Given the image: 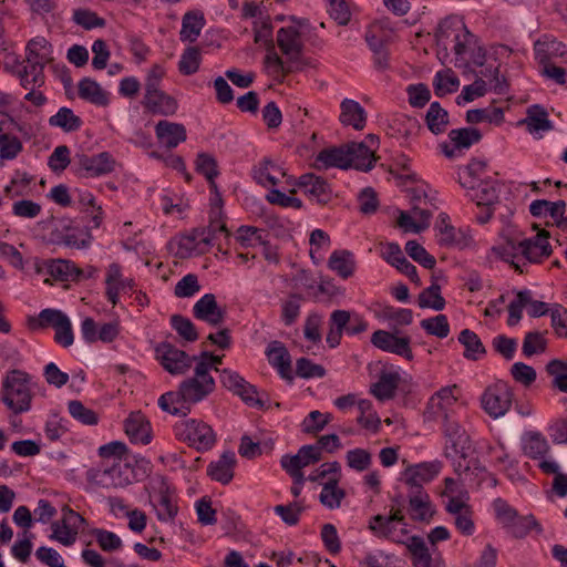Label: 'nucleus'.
Listing matches in <instances>:
<instances>
[{
  "label": "nucleus",
  "instance_id": "nucleus-1",
  "mask_svg": "<svg viewBox=\"0 0 567 567\" xmlns=\"http://www.w3.org/2000/svg\"><path fill=\"white\" fill-rule=\"evenodd\" d=\"M216 389L215 379L207 373L203 363L194 368V374L184 379L175 391L158 398V406L172 415L186 416L192 406L204 401Z\"/></svg>",
  "mask_w": 567,
  "mask_h": 567
},
{
  "label": "nucleus",
  "instance_id": "nucleus-2",
  "mask_svg": "<svg viewBox=\"0 0 567 567\" xmlns=\"http://www.w3.org/2000/svg\"><path fill=\"white\" fill-rule=\"evenodd\" d=\"M549 237L550 234L542 229L534 238H527L518 243L509 240L506 246L494 248V250L504 261L511 262L515 270L523 274L527 262L538 264L551 255Z\"/></svg>",
  "mask_w": 567,
  "mask_h": 567
},
{
  "label": "nucleus",
  "instance_id": "nucleus-3",
  "mask_svg": "<svg viewBox=\"0 0 567 567\" xmlns=\"http://www.w3.org/2000/svg\"><path fill=\"white\" fill-rule=\"evenodd\" d=\"M31 377L21 370H11L2 380L1 400L13 414H22L31 409L33 394Z\"/></svg>",
  "mask_w": 567,
  "mask_h": 567
},
{
  "label": "nucleus",
  "instance_id": "nucleus-4",
  "mask_svg": "<svg viewBox=\"0 0 567 567\" xmlns=\"http://www.w3.org/2000/svg\"><path fill=\"white\" fill-rule=\"evenodd\" d=\"M174 432L179 441L186 442L198 452L209 451L216 443L214 430L200 420H183L175 424Z\"/></svg>",
  "mask_w": 567,
  "mask_h": 567
},
{
  "label": "nucleus",
  "instance_id": "nucleus-5",
  "mask_svg": "<svg viewBox=\"0 0 567 567\" xmlns=\"http://www.w3.org/2000/svg\"><path fill=\"white\" fill-rule=\"evenodd\" d=\"M131 467L122 462H101L96 467L86 472V478L90 483L104 488L125 487L132 483L128 473Z\"/></svg>",
  "mask_w": 567,
  "mask_h": 567
},
{
  "label": "nucleus",
  "instance_id": "nucleus-6",
  "mask_svg": "<svg viewBox=\"0 0 567 567\" xmlns=\"http://www.w3.org/2000/svg\"><path fill=\"white\" fill-rule=\"evenodd\" d=\"M277 44L289 60L288 72H299L309 65V62L302 58L303 42L297 28H280L277 31Z\"/></svg>",
  "mask_w": 567,
  "mask_h": 567
},
{
  "label": "nucleus",
  "instance_id": "nucleus-7",
  "mask_svg": "<svg viewBox=\"0 0 567 567\" xmlns=\"http://www.w3.org/2000/svg\"><path fill=\"white\" fill-rule=\"evenodd\" d=\"M116 161L109 152H102L89 156L84 152H78L73 156V168L81 177H99L107 175L115 169Z\"/></svg>",
  "mask_w": 567,
  "mask_h": 567
},
{
  "label": "nucleus",
  "instance_id": "nucleus-8",
  "mask_svg": "<svg viewBox=\"0 0 567 567\" xmlns=\"http://www.w3.org/2000/svg\"><path fill=\"white\" fill-rule=\"evenodd\" d=\"M512 401L513 390L504 381L487 386L481 398L483 410L494 419L505 415L512 406Z\"/></svg>",
  "mask_w": 567,
  "mask_h": 567
},
{
  "label": "nucleus",
  "instance_id": "nucleus-9",
  "mask_svg": "<svg viewBox=\"0 0 567 567\" xmlns=\"http://www.w3.org/2000/svg\"><path fill=\"white\" fill-rule=\"evenodd\" d=\"M154 351L156 360L173 375L185 374L194 364V358L169 342H159Z\"/></svg>",
  "mask_w": 567,
  "mask_h": 567
},
{
  "label": "nucleus",
  "instance_id": "nucleus-10",
  "mask_svg": "<svg viewBox=\"0 0 567 567\" xmlns=\"http://www.w3.org/2000/svg\"><path fill=\"white\" fill-rule=\"evenodd\" d=\"M442 463L440 461L422 462L409 465L402 472V481L409 486L410 491L423 489V485L432 482L441 472Z\"/></svg>",
  "mask_w": 567,
  "mask_h": 567
},
{
  "label": "nucleus",
  "instance_id": "nucleus-11",
  "mask_svg": "<svg viewBox=\"0 0 567 567\" xmlns=\"http://www.w3.org/2000/svg\"><path fill=\"white\" fill-rule=\"evenodd\" d=\"M410 342L411 340L409 337L400 338L385 330H377L371 337V343L375 348L401 355L409 361L413 360Z\"/></svg>",
  "mask_w": 567,
  "mask_h": 567
},
{
  "label": "nucleus",
  "instance_id": "nucleus-12",
  "mask_svg": "<svg viewBox=\"0 0 567 567\" xmlns=\"http://www.w3.org/2000/svg\"><path fill=\"white\" fill-rule=\"evenodd\" d=\"M296 185L302 188L305 194L319 205H327L332 199L333 193L330 184L323 177L313 173L301 175Z\"/></svg>",
  "mask_w": 567,
  "mask_h": 567
},
{
  "label": "nucleus",
  "instance_id": "nucleus-13",
  "mask_svg": "<svg viewBox=\"0 0 567 567\" xmlns=\"http://www.w3.org/2000/svg\"><path fill=\"white\" fill-rule=\"evenodd\" d=\"M449 138L453 147L446 143H442L440 146L447 158H453L456 151L467 150L478 143L482 140V133L475 127L454 128L449 132Z\"/></svg>",
  "mask_w": 567,
  "mask_h": 567
},
{
  "label": "nucleus",
  "instance_id": "nucleus-14",
  "mask_svg": "<svg viewBox=\"0 0 567 567\" xmlns=\"http://www.w3.org/2000/svg\"><path fill=\"white\" fill-rule=\"evenodd\" d=\"M394 523L406 526L402 508L392 509L389 516L381 514L372 516L369 522V529L378 537L401 542V539L395 537Z\"/></svg>",
  "mask_w": 567,
  "mask_h": 567
},
{
  "label": "nucleus",
  "instance_id": "nucleus-15",
  "mask_svg": "<svg viewBox=\"0 0 567 567\" xmlns=\"http://www.w3.org/2000/svg\"><path fill=\"white\" fill-rule=\"evenodd\" d=\"M535 59L539 64L560 62L567 64V47L555 39H539L534 44Z\"/></svg>",
  "mask_w": 567,
  "mask_h": 567
},
{
  "label": "nucleus",
  "instance_id": "nucleus-16",
  "mask_svg": "<svg viewBox=\"0 0 567 567\" xmlns=\"http://www.w3.org/2000/svg\"><path fill=\"white\" fill-rule=\"evenodd\" d=\"M265 354L269 364L277 370L280 378L291 383L293 381L291 357L286 346L277 340L271 341Z\"/></svg>",
  "mask_w": 567,
  "mask_h": 567
},
{
  "label": "nucleus",
  "instance_id": "nucleus-17",
  "mask_svg": "<svg viewBox=\"0 0 567 567\" xmlns=\"http://www.w3.org/2000/svg\"><path fill=\"white\" fill-rule=\"evenodd\" d=\"M456 388L455 384L444 386L430 398L425 410V417L427 420H437L440 417L447 420V408L452 406L457 400L453 393Z\"/></svg>",
  "mask_w": 567,
  "mask_h": 567
},
{
  "label": "nucleus",
  "instance_id": "nucleus-18",
  "mask_svg": "<svg viewBox=\"0 0 567 567\" xmlns=\"http://www.w3.org/2000/svg\"><path fill=\"white\" fill-rule=\"evenodd\" d=\"M155 499L157 518L162 522L173 520L178 513V507L174 491L164 477L159 480Z\"/></svg>",
  "mask_w": 567,
  "mask_h": 567
},
{
  "label": "nucleus",
  "instance_id": "nucleus-19",
  "mask_svg": "<svg viewBox=\"0 0 567 567\" xmlns=\"http://www.w3.org/2000/svg\"><path fill=\"white\" fill-rule=\"evenodd\" d=\"M196 319L206 321L210 326H218L225 320L226 312L218 307L214 293H205L193 307Z\"/></svg>",
  "mask_w": 567,
  "mask_h": 567
},
{
  "label": "nucleus",
  "instance_id": "nucleus-20",
  "mask_svg": "<svg viewBox=\"0 0 567 567\" xmlns=\"http://www.w3.org/2000/svg\"><path fill=\"white\" fill-rule=\"evenodd\" d=\"M382 258L404 274L412 282L421 286L422 282L417 275L416 267L406 259L399 244L389 243L385 247V251L382 252Z\"/></svg>",
  "mask_w": 567,
  "mask_h": 567
},
{
  "label": "nucleus",
  "instance_id": "nucleus-21",
  "mask_svg": "<svg viewBox=\"0 0 567 567\" xmlns=\"http://www.w3.org/2000/svg\"><path fill=\"white\" fill-rule=\"evenodd\" d=\"M125 433L132 443L148 444L152 440V426L146 416L137 411L132 412L124 421Z\"/></svg>",
  "mask_w": 567,
  "mask_h": 567
},
{
  "label": "nucleus",
  "instance_id": "nucleus-22",
  "mask_svg": "<svg viewBox=\"0 0 567 567\" xmlns=\"http://www.w3.org/2000/svg\"><path fill=\"white\" fill-rule=\"evenodd\" d=\"M315 167L317 169H328L330 167L340 169L351 168V159L349 158L347 144L340 147H330L320 151L316 156Z\"/></svg>",
  "mask_w": 567,
  "mask_h": 567
},
{
  "label": "nucleus",
  "instance_id": "nucleus-23",
  "mask_svg": "<svg viewBox=\"0 0 567 567\" xmlns=\"http://www.w3.org/2000/svg\"><path fill=\"white\" fill-rule=\"evenodd\" d=\"M237 460L233 451L224 452L217 461L207 466V475L223 485H227L234 478V468Z\"/></svg>",
  "mask_w": 567,
  "mask_h": 567
},
{
  "label": "nucleus",
  "instance_id": "nucleus-24",
  "mask_svg": "<svg viewBox=\"0 0 567 567\" xmlns=\"http://www.w3.org/2000/svg\"><path fill=\"white\" fill-rule=\"evenodd\" d=\"M468 196L477 206H494L498 203L501 185L493 178L475 183V188L467 189Z\"/></svg>",
  "mask_w": 567,
  "mask_h": 567
},
{
  "label": "nucleus",
  "instance_id": "nucleus-25",
  "mask_svg": "<svg viewBox=\"0 0 567 567\" xmlns=\"http://www.w3.org/2000/svg\"><path fill=\"white\" fill-rule=\"evenodd\" d=\"M206 230L202 227L193 228L189 233L184 234L178 243L177 256L179 258H188L193 254H203L204 250L199 249V245H212V235L205 236Z\"/></svg>",
  "mask_w": 567,
  "mask_h": 567
},
{
  "label": "nucleus",
  "instance_id": "nucleus-26",
  "mask_svg": "<svg viewBox=\"0 0 567 567\" xmlns=\"http://www.w3.org/2000/svg\"><path fill=\"white\" fill-rule=\"evenodd\" d=\"M409 511L411 518L429 522L434 514L430 495L424 489L409 491Z\"/></svg>",
  "mask_w": 567,
  "mask_h": 567
},
{
  "label": "nucleus",
  "instance_id": "nucleus-27",
  "mask_svg": "<svg viewBox=\"0 0 567 567\" xmlns=\"http://www.w3.org/2000/svg\"><path fill=\"white\" fill-rule=\"evenodd\" d=\"M156 137L161 144L167 148H174L179 143L186 141V128L181 123H173L168 121H159L155 126Z\"/></svg>",
  "mask_w": 567,
  "mask_h": 567
},
{
  "label": "nucleus",
  "instance_id": "nucleus-28",
  "mask_svg": "<svg viewBox=\"0 0 567 567\" xmlns=\"http://www.w3.org/2000/svg\"><path fill=\"white\" fill-rule=\"evenodd\" d=\"M340 122L343 125L352 126L357 131L364 128L367 123V112L354 100L344 99L340 104Z\"/></svg>",
  "mask_w": 567,
  "mask_h": 567
},
{
  "label": "nucleus",
  "instance_id": "nucleus-29",
  "mask_svg": "<svg viewBox=\"0 0 567 567\" xmlns=\"http://www.w3.org/2000/svg\"><path fill=\"white\" fill-rule=\"evenodd\" d=\"M351 168L362 172H369L373 168L375 162L374 152L365 143L351 142L347 144Z\"/></svg>",
  "mask_w": 567,
  "mask_h": 567
},
{
  "label": "nucleus",
  "instance_id": "nucleus-30",
  "mask_svg": "<svg viewBox=\"0 0 567 567\" xmlns=\"http://www.w3.org/2000/svg\"><path fill=\"white\" fill-rule=\"evenodd\" d=\"M142 104L152 114L163 116L174 115L178 107L177 101L164 91L151 96H144Z\"/></svg>",
  "mask_w": 567,
  "mask_h": 567
},
{
  "label": "nucleus",
  "instance_id": "nucleus-31",
  "mask_svg": "<svg viewBox=\"0 0 567 567\" xmlns=\"http://www.w3.org/2000/svg\"><path fill=\"white\" fill-rule=\"evenodd\" d=\"M462 30H465V23L457 16L444 18L439 23L434 34L437 47L443 48L447 54L449 40L454 41L457 33L462 32Z\"/></svg>",
  "mask_w": 567,
  "mask_h": 567
},
{
  "label": "nucleus",
  "instance_id": "nucleus-32",
  "mask_svg": "<svg viewBox=\"0 0 567 567\" xmlns=\"http://www.w3.org/2000/svg\"><path fill=\"white\" fill-rule=\"evenodd\" d=\"M79 96L97 106H107L110 103L109 93L91 78H83L78 84Z\"/></svg>",
  "mask_w": 567,
  "mask_h": 567
},
{
  "label": "nucleus",
  "instance_id": "nucleus-33",
  "mask_svg": "<svg viewBox=\"0 0 567 567\" xmlns=\"http://www.w3.org/2000/svg\"><path fill=\"white\" fill-rule=\"evenodd\" d=\"M355 265L353 252L347 249L334 250L328 260V267L343 279L354 274Z\"/></svg>",
  "mask_w": 567,
  "mask_h": 567
},
{
  "label": "nucleus",
  "instance_id": "nucleus-34",
  "mask_svg": "<svg viewBox=\"0 0 567 567\" xmlns=\"http://www.w3.org/2000/svg\"><path fill=\"white\" fill-rule=\"evenodd\" d=\"M49 274L60 281H80L84 274V269L79 268L70 260H51L48 265Z\"/></svg>",
  "mask_w": 567,
  "mask_h": 567
},
{
  "label": "nucleus",
  "instance_id": "nucleus-35",
  "mask_svg": "<svg viewBox=\"0 0 567 567\" xmlns=\"http://www.w3.org/2000/svg\"><path fill=\"white\" fill-rule=\"evenodd\" d=\"M205 25L204 14L199 11H188L182 20L179 38L183 42H195Z\"/></svg>",
  "mask_w": 567,
  "mask_h": 567
},
{
  "label": "nucleus",
  "instance_id": "nucleus-36",
  "mask_svg": "<svg viewBox=\"0 0 567 567\" xmlns=\"http://www.w3.org/2000/svg\"><path fill=\"white\" fill-rule=\"evenodd\" d=\"M425 124L434 135L444 133L450 124L449 112L439 102H432L425 114Z\"/></svg>",
  "mask_w": 567,
  "mask_h": 567
},
{
  "label": "nucleus",
  "instance_id": "nucleus-37",
  "mask_svg": "<svg viewBox=\"0 0 567 567\" xmlns=\"http://www.w3.org/2000/svg\"><path fill=\"white\" fill-rule=\"evenodd\" d=\"M400 382V375L396 372H382L378 382L372 384L371 393L380 401L390 400L395 395Z\"/></svg>",
  "mask_w": 567,
  "mask_h": 567
},
{
  "label": "nucleus",
  "instance_id": "nucleus-38",
  "mask_svg": "<svg viewBox=\"0 0 567 567\" xmlns=\"http://www.w3.org/2000/svg\"><path fill=\"white\" fill-rule=\"evenodd\" d=\"M457 340L465 348L463 353L465 359L477 361L481 357L486 354V348L474 331L470 329L462 330Z\"/></svg>",
  "mask_w": 567,
  "mask_h": 567
},
{
  "label": "nucleus",
  "instance_id": "nucleus-39",
  "mask_svg": "<svg viewBox=\"0 0 567 567\" xmlns=\"http://www.w3.org/2000/svg\"><path fill=\"white\" fill-rule=\"evenodd\" d=\"M339 481L338 476H329L328 481L322 485L319 501L329 509L340 507L341 501L346 497L344 489L338 487Z\"/></svg>",
  "mask_w": 567,
  "mask_h": 567
},
{
  "label": "nucleus",
  "instance_id": "nucleus-40",
  "mask_svg": "<svg viewBox=\"0 0 567 567\" xmlns=\"http://www.w3.org/2000/svg\"><path fill=\"white\" fill-rule=\"evenodd\" d=\"M49 125L59 127L65 133H72L82 127L83 121L71 109L63 106L49 118Z\"/></svg>",
  "mask_w": 567,
  "mask_h": 567
},
{
  "label": "nucleus",
  "instance_id": "nucleus-41",
  "mask_svg": "<svg viewBox=\"0 0 567 567\" xmlns=\"http://www.w3.org/2000/svg\"><path fill=\"white\" fill-rule=\"evenodd\" d=\"M365 41L373 53L374 68L379 71L386 70L390 66L386 41L372 32L365 33Z\"/></svg>",
  "mask_w": 567,
  "mask_h": 567
},
{
  "label": "nucleus",
  "instance_id": "nucleus-42",
  "mask_svg": "<svg viewBox=\"0 0 567 567\" xmlns=\"http://www.w3.org/2000/svg\"><path fill=\"white\" fill-rule=\"evenodd\" d=\"M275 174L286 175L284 169L269 158H264L252 171L254 179L261 186L277 185L279 181Z\"/></svg>",
  "mask_w": 567,
  "mask_h": 567
},
{
  "label": "nucleus",
  "instance_id": "nucleus-43",
  "mask_svg": "<svg viewBox=\"0 0 567 567\" xmlns=\"http://www.w3.org/2000/svg\"><path fill=\"white\" fill-rule=\"evenodd\" d=\"M565 200L549 202L546 199H536L529 205V213L534 217L539 218L549 215L555 221L558 217H561V214H565Z\"/></svg>",
  "mask_w": 567,
  "mask_h": 567
},
{
  "label": "nucleus",
  "instance_id": "nucleus-44",
  "mask_svg": "<svg viewBox=\"0 0 567 567\" xmlns=\"http://www.w3.org/2000/svg\"><path fill=\"white\" fill-rule=\"evenodd\" d=\"M486 162L473 158L458 174V183L465 189L475 188V183L483 181L481 176L485 173Z\"/></svg>",
  "mask_w": 567,
  "mask_h": 567
},
{
  "label": "nucleus",
  "instance_id": "nucleus-45",
  "mask_svg": "<svg viewBox=\"0 0 567 567\" xmlns=\"http://www.w3.org/2000/svg\"><path fill=\"white\" fill-rule=\"evenodd\" d=\"M417 305L420 308H431L440 311L445 307V299L441 295V286L433 281L430 287L424 289L417 297Z\"/></svg>",
  "mask_w": 567,
  "mask_h": 567
},
{
  "label": "nucleus",
  "instance_id": "nucleus-46",
  "mask_svg": "<svg viewBox=\"0 0 567 567\" xmlns=\"http://www.w3.org/2000/svg\"><path fill=\"white\" fill-rule=\"evenodd\" d=\"M523 450L528 457L539 460L549 452V444L540 433L533 432L526 436Z\"/></svg>",
  "mask_w": 567,
  "mask_h": 567
},
{
  "label": "nucleus",
  "instance_id": "nucleus-47",
  "mask_svg": "<svg viewBox=\"0 0 567 567\" xmlns=\"http://www.w3.org/2000/svg\"><path fill=\"white\" fill-rule=\"evenodd\" d=\"M50 44L43 37H37L29 41L27 45V62H34L35 64H45L49 60Z\"/></svg>",
  "mask_w": 567,
  "mask_h": 567
},
{
  "label": "nucleus",
  "instance_id": "nucleus-48",
  "mask_svg": "<svg viewBox=\"0 0 567 567\" xmlns=\"http://www.w3.org/2000/svg\"><path fill=\"white\" fill-rule=\"evenodd\" d=\"M412 554L414 567H432V556L420 536H412L408 545Z\"/></svg>",
  "mask_w": 567,
  "mask_h": 567
},
{
  "label": "nucleus",
  "instance_id": "nucleus-49",
  "mask_svg": "<svg viewBox=\"0 0 567 567\" xmlns=\"http://www.w3.org/2000/svg\"><path fill=\"white\" fill-rule=\"evenodd\" d=\"M546 371L553 378V388L567 393V362L553 359L546 364Z\"/></svg>",
  "mask_w": 567,
  "mask_h": 567
},
{
  "label": "nucleus",
  "instance_id": "nucleus-50",
  "mask_svg": "<svg viewBox=\"0 0 567 567\" xmlns=\"http://www.w3.org/2000/svg\"><path fill=\"white\" fill-rule=\"evenodd\" d=\"M303 297L299 293H291L281 303V321L286 327L292 326L300 316L301 301Z\"/></svg>",
  "mask_w": 567,
  "mask_h": 567
},
{
  "label": "nucleus",
  "instance_id": "nucleus-51",
  "mask_svg": "<svg viewBox=\"0 0 567 567\" xmlns=\"http://www.w3.org/2000/svg\"><path fill=\"white\" fill-rule=\"evenodd\" d=\"M434 93L439 96H445L446 94L457 91L460 81L453 75L451 70L445 72H437L433 80Z\"/></svg>",
  "mask_w": 567,
  "mask_h": 567
},
{
  "label": "nucleus",
  "instance_id": "nucleus-52",
  "mask_svg": "<svg viewBox=\"0 0 567 567\" xmlns=\"http://www.w3.org/2000/svg\"><path fill=\"white\" fill-rule=\"evenodd\" d=\"M449 216L445 213L440 214V225L437 226L441 237L439 239V244L441 246H457L458 248H464L467 244L466 241H462L456 234L455 228L447 223Z\"/></svg>",
  "mask_w": 567,
  "mask_h": 567
},
{
  "label": "nucleus",
  "instance_id": "nucleus-53",
  "mask_svg": "<svg viewBox=\"0 0 567 567\" xmlns=\"http://www.w3.org/2000/svg\"><path fill=\"white\" fill-rule=\"evenodd\" d=\"M487 121L489 123L501 124L504 121V112L501 107L488 109H473L466 112V122L476 124Z\"/></svg>",
  "mask_w": 567,
  "mask_h": 567
},
{
  "label": "nucleus",
  "instance_id": "nucleus-54",
  "mask_svg": "<svg viewBox=\"0 0 567 567\" xmlns=\"http://www.w3.org/2000/svg\"><path fill=\"white\" fill-rule=\"evenodd\" d=\"M202 54L198 47H188L178 62V70L184 75H192L199 69Z\"/></svg>",
  "mask_w": 567,
  "mask_h": 567
},
{
  "label": "nucleus",
  "instance_id": "nucleus-55",
  "mask_svg": "<svg viewBox=\"0 0 567 567\" xmlns=\"http://www.w3.org/2000/svg\"><path fill=\"white\" fill-rule=\"evenodd\" d=\"M526 123L529 132L550 131L553 128L547 112L539 105H534L528 110Z\"/></svg>",
  "mask_w": 567,
  "mask_h": 567
},
{
  "label": "nucleus",
  "instance_id": "nucleus-56",
  "mask_svg": "<svg viewBox=\"0 0 567 567\" xmlns=\"http://www.w3.org/2000/svg\"><path fill=\"white\" fill-rule=\"evenodd\" d=\"M70 415L84 425H96L99 415L93 410L84 406L81 401L72 400L68 403Z\"/></svg>",
  "mask_w": 567,
  "mask_h": 567
},
{
  "label": "nucleus",
  "instance_id": "nucleus-57",
  "mask_svg": "<svg viewBox=\"0 0 567 567\" xmlns=\"http://www.w3.org/2000/svg\"><path fill=\"white\" fill-rule=\"evenodd\" d=\"M171 326L187 342H194L198 339L195 324L182 315H173L171 317Z\"/></svg>",
  "mask_w": 567,
  "mask_h": 567
},
{
  "label": "nucleus",
  "instance_id": "nucleus-58",
  "mask_svg": "<svg viewBox=\"0 0 567 567\" xmlns=\"http://www.w3.org/2000/svg\"><path fill=\"white\" fill-rule=\"evenodd\" d=\"M92 535L103 551H115L121 549L123 546V542L120 536L113 532L103 528H94L92 530Z\"/></svg>",
  "mask_w": 567,
  "mask_h": 567
},
{
  "label": "nucleus",
  "instance_id": "nucleus-59",
  "mask_svg": "<svg viewBox=\"0 0 567 567\" xmlns=\"http://www.w3.org/2000/svg\"><path fill=\"white\" fill-rule=\"evenodd\" d=\"M420 324L426 333L440 339L446 338L450 333V324L445 315H437L433 318L423 319Z\"/></svg>",
  "mask_w": 567,
  "mask_h": 567
},
{
  "label": "nucleus",
  "instance_id": "nucleus-60",
  "mask_svg": "<svg viewBox=\"0 0 567 567\" xmlns=\"http://www.w3.org/2000/svg\"><path fill=\"white\" fill-rule=\"evenodd\" d=\"M406 254L426 269H433L436 265L435 258L430 255L416 240H409L405 244Z\"/></svg>",
  "mask_w": 567,
  "mask_h": 567
},
{
  "label": "nucleus",
  "instance_id": "nucleus-61",
  "mask_svg": "<svg viewBox=\"0 0 567 567\" xmlns=\"http://www.w3.org/2000/svg\"><path fill=\"white\" fill-rule=\"evenodd\" d=\"M235 394L240 396L241 400L249 406H256L260 410H268L270 408L269 399L267 398L266 400H264L261 398H258L257 388L247 381H245L243 388L240 386L238 392H236Z\"/></svg>",
  "mask_w": 567,
  "mask_h": 567
},
{
  "label": "nucleus",
  "instance_id": "nucleus-62",
  "mask_svg": "<svg viewBox=\"0 0 567 567\" xmlns=\"http://www.w3.org/2000/svg\"><path fill=\"white\" fill-rule=\"evenodd\" d=\"M51 529L50 538L64 546H72L76 542V532H73L71 526L63 522V516L51 524Z\"/></svg>",
  "mask_w": 567,
  "mask_h": 567
},
{
  "label": "nucleus",
  "instance_id": "nucleus-63",
  "mask_svg": "<svg viewBox=\"0 0 567 567\" xmlns=\"http://www.w3.org/2000/svg\"><path fill=\"white\" fill-rule=\"evenodd\" d=\"M538 523L533 515L519 516L508 525L507 533L515 538L525 537L533 528H537Z\"/></svg>",
  "mask_w": 567,
  "mask_h": 567
},
{
  "label": "nucleus",
  "instance_id": "nucleus-64",
  "mask_svg": "<svg viewBox=\"0 0 567 567\" xmlns=\"http://www.w3.org/2000/svg\"><path fill=\"white\" fill-rule=\"evenodd\" d=\"M70 163V148L66 145L56 146L48 159V166L54 173L63 172Z\"/></svg>",
  "mask_w": 567,
  "mask_h": 567
}]
</instances>
